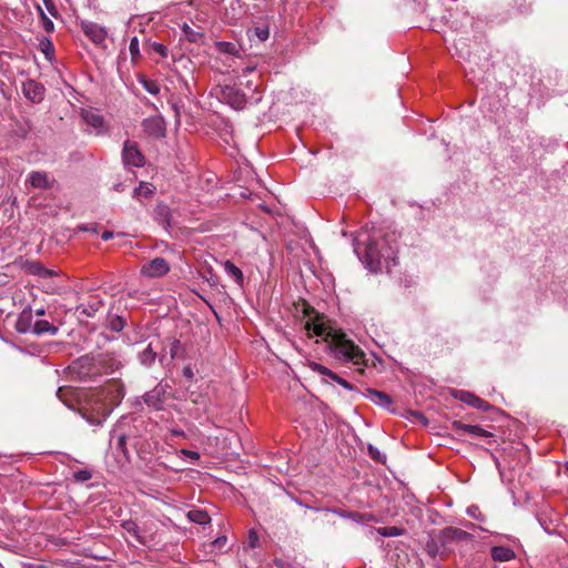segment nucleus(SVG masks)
<instances>
[{
  "instance_id": "4468645a",
  "label": "nucleus",
  "mask_w": 568,
  "mask_h": 568,
  "mask_svg": "<svg viewBox=\"0 0 568 568\" xmlns=\"http://www.w3.org/2000/svg\"><path fill=\"white\" fill-rule=\"evenodd\" d=\"M452 429L458 435L466 433L470 436L483 438H489L493 436L490 432L481 428L480 426L465 424L462 420H454L452 423Z\"/></svg>"
},
{
  "instance_id": "bf43d9fd",
  "label": "nucleus",
  "mask_w": 568,
  "mask_h": 568,
  "mask_svg": "<svg viewBox=\"0 0 568 568\" xmlns=\"http://www.w3.org/2000/svg\"><path fill=\"white\" fill-rule=\"evenodd\" d=\"M34 314H36L37 316H43V315L45 314V310H44L43 307H41V308H37V310L34 311Z\"/></svg>"
},
{
  "instance_id": "de8ad7c7",
  "label": "nucleus",
  "mask_w": 568,
  "mask_h": 568,
  "mask_svg": "<svg viewBox=\"0 0 568 568\" xmlns=\"http://www.w3.org/2000/svg\"><path fill=\"white\" fill-rule=\"evenodd\" d=\"M254 34L258 38L260 41H265L268 39L270 32L267 28H255Z\"/></svg>"
},
{
  "instance_id": "aec40b11",
  "label": "nucleus",
  "mask_w": 568,
  "mask_h": 568,
  "mask_svg": "<svg viewBox=\"0 0 568 568\" xmlns=\"http://www.w3.org/2000/svg\"><path fill=\"white\" fill-rule=\"evenodd\" d=\"M490 556L494 561L507 562L515 559L516 554L510 547L494 546L490 548Z\"/></svg>"
},
{
  "instance_id": "20e7f679",
  "label": "nucleus",
  "mask_w": 568,
  "mask_h": 568,
  "mask_svg": "<svg viewBox=\"0 0 568 568\" xmlns=\"http://www.w3.org/2000/svg\"><path fill=\"white\" fill-rule=\"evenodd\" d=\"M95 357L99 366L98 371L100 377L114 374L123 367V361L116 353H99L95 354Z\"/></svg>"
},
{
  "instance_id": "c03bdc74",
  "label": "nucleus",
  "mask_w": 568,
  "mask_h": 568,
  "mask_svg": "<svg viewBox=\"0 0 568 568\" xmlns=\"http://www.w3.org/2000/svg\"><path fill=\"white\" fill-rule=\"evenodd\" d=\"M182 348V344L179 339H173L170 345V355L172 358L179 357L180 349Z\"/></svg>"
},
{
  "instance_id": "412c9836",
  "label": "nucleus",
  "mask_w": 568,
  "mask_h": 568,
  "mask_svg": "<svg viewBox=\"0 0 568 568\" xmlns=\"http://www.w3.org/2000/svg\"><path fill=\"white\" fill-rule=\"evenodd\" d=\"M29 182L34 189L47 190L50 187L49 175L43 171H32L29 174Z\"/></svg>"
},
{
  "instance_id": "4be33fe9",
  "label": "nucleus",
  "mask_w": 568,
  "mask_h": 568,
  "mask_svg": "<svg viewBox=\"0 0 568 568\" xmlns=\"http://www.w3.org/2000/svg\"><path fill=\"white\" fill-rule=\"evenodd\" d=\"M57 396L62 403H64L70 408H74V402L77 397L79 399L81 398L79 397V394L77 393L75 389L68 386L59 387L57 390Z\"/></svg>"
},
{
  "instance_id": "49530a36",
  "label": "nucleus",
  "mask_w": 568,
  "mask_h": 568,
  "mask_svg": "<svg viewBox=\"0 0 568 568\" xmlns=\"http://www.w3.org/2000/svg\"><path fill=\"white\" fill-rule=\"evenodd\" d=\"M41 18H42V26H43V29L48 32V33H51L53 32L54 30V23L43 13V11H41Z\"/></svg>"
},
{
  "instance_id": "052dcab7",
  "label": "nucleus",
  "mask_w": 568,
  "mask_h": 568,
  "mask_svg": "<svg viewBox=\"0 0 568 568\" xmlns=\"http://www.w3.org/2000/svg\"><path fill=\"white\" fill-rule=\"evenodd\" d=\"M252 70H253V68L247 67V68L244 70V72H250V71H252Z\"/></svg>"
},
{
  "instance_id": "864d4df0",
  "label": "nucleus",
  "mask_w": 568,
  "mask_h": 568,
  "mask_svg": "<svg viewBox=\"0 0 568 568\" xmlns=\"http://www.w3.org/2000/svg\"><path fill=\"white\" fill-rule=\"evenodd\" d=\"M182 373H183V376L186 377L187 379H192L194 376V373H193V369L191 366H185L183 368Z\"/></svg>"
},
{
  "instance_id": "f704fd0d",
  "label": "nucleus",
  "mask_w": 568,
  "mask_h": 568,
  "mask_svg": "<svg viewBox=\"0 0 568 568\" xmlns=\"http://www.w3.org/2000/svg\"><path fill=\"white\" fill-rule=\"evenodd\" d=\"M216 48L220 52L236 55L239 53V47L235 43L221 41L216 43Z\"/></svg>"
},
{
  "instance_id": "0eeeda50",
  "label": "nucleus",
  "mask_w": 568,
  "mask_h": 568,
  "mask_svg": "<svg viewBox=\"0 0 568 568\" xmlns=\"http://www.w3.org/2000/svg\"><path fill=\"white\" fill-rule=\"evenodd\" d=\"M122 161L125 166L142 168L145 164V159L140 151L138 143L125 141L122 150Z\"/></svg>"
},
{
  "instance_id": "09e8293b",
  "label": "nucleus",
  "mask_w": 568,
  "mask_h": 568,
  "mask_svg": "<svg viewBox=\"0 0 568 568\" xmlns=\"http://www.w3.org/2000/svg\"><path fill=\"white\" fill-rule=\"evenodd\" d=\"M247 542H248V546H250L251 548H255V547H257V546H258V536H257L256 531L251 530V531L248 532Z\"/></svg>"
},
{
  "instance_id": "393cba45",
  "label": "nucleus",
  "mask_w": 568,
  "mask_h": 568,
  "mask_svg": "<svg viewBox=\"0 0 568 568\" xmlns=\"http://www.w3.org/2000/svg\"><path fill=\"white\" fill-rule=\"evenodd\" d=\"M57 332H58V327L52 325L50 322H48L45 320H38L34 322L33 334H36V335H43V334L55 335Z\"/></svg>"
},
{
  "instance_id": "c9c22d12",
  "label": "nucleus",
  "mask_w": 568,
  "mask_h": 568,
  "mask_svg": "<svg viewBox=\"0 0 568 568\" xmlns=\"http://www.w3.org/2000/svg\"><path fill=\"white\" fill-rule=\"evenodd\" d=\"M153 192H154V187H152L151 184H148V183H140V185L138 187L134 189V197H140V196H145V197H150L153 195Z\"/></svg>"
},
{
  "instance_id": "e2e57ef3",
  "label": "nucleus",
  "mask_w": 568,
  "mask_h": 568,
  "mask_svg": "<svg viewBox=\"0 0 568 568\" xmlns=\"http://www.w3.org/2000/svg\"><path fill=\"white\" fill-rule=\"evenodd\" d=\"M422 0H417V3L420 4Z\"/></svg>"
},
{
  "instance_id": "423d86ee",
  "label": "nucleus",
  "mask_w": 568,
  "mask_h": 568,
  "mask_svg": "<svg viewBox=\"0 0 568 568\" xmlns=\"http://www.w3.org/2000/svg\"><path fill=\"white\" fill-rule=\"evenodd\" d=\"M422 13H424L430 20L432 27L434 29L440 23H446L448 21L447 11L443 7L440 0H429L426 3V7L423 8Z\"/></svg>"
},
{
  "instance_id": "6e6552de",
  "label": "nucleus",
  "mask_w": 568,
  "mask_h": 568,
  "mask_svg": "<svg viewBox=\"0 0 568 568\" xmlns=\"http://www.w3.org/2000/svg\"><path fill=\"white\" fill-rule=\"evenodd\" d=\"M390 255L385 254L383 250L378 247V244L375 242H369L366 244L364 250V258L368 266V268L373 272H376L382 264V260L389 258Z\"/></svg>"
},
{
  "instance_id": "c756f323",
  "label": "nucleus",
  "mask_w": 568,
  "mask_h": 568,
  "mask_svg": "<svg viewBox=\"0 0 568 568\" xmlns=\"http://www.w3.org/2000/svg\"><path fill=\"white\" fill-rule=\"evenodd\" d=\"M444 535L446 538L452 539V540H466V539L470 538L469 532H467L463 529L453 528V527L446 528L444 530Z\"/></svg>"
},
{
  "instance_id": "58836bf2",
  "label": "nucleus",
  "mask_w": 568,
  "mask_h": 568,
  "mask_svg": "<svg viewBox=\"0 0 568 568\" xmlns=\"http://www.w3.org/2000/svg\"><path fill=\"white\" fill-rule=\"evenodd\" d=\"M141 83L143 88L153 95H156L160 92V85L155 81L143 79Z\"/></svg>"
},
{
  "instance_id": "39448f33",
  "label": "nucleus",
  "mask_w": 568,
  "mask_h": 568,
  "mask_svg": "<svg viewBox=\"0 0 568 568\" xmlns=\"http://www.w3.org/2000/svg\"><path fill=\"white\" fill-rule=\"evenodd\" d=\"M169 384L159 383L153 389L144 394L143 400L150 408L160 410L169 397Z\"/></svg>"
},
{
  "instance_id": "7c9ffc66",
  "label": "nucleus",
  "mask_w": 568,
  "mask_h": 568,
  "mask_svg": "<svg viewBox=\"0 0 568 568\" xmlns=\"http://www.w3.org/2000/svg\"><path fill=\"white\" fill-rule=\"evenodd\" d=\"M39 49L48 60H52L54 57V47L51 40L47 37H42L39 40Z\"/></svg>"
},
{
  "instance_id": "0e129e2a",
  "label": "nucleus",
  "mask_w": 568,
  "mask_h": 568,
  "mask_svg": "<svg viewBox=\"0 0 568 568\" xmlns=\"http://www.w3.org/2000/svg\"><path fill=\"white\" fill-rule=\"evenodd\" d=\"M0 568H4L3 565L0 562Z\"/></svg>"
},
{
  "instance_id": "9d476101",
  "label": "nucleus",
  "mask_w": 568,
  "mask_h": 568,
  "mask_svg": "<svg viewBox=\"0 0 568 568\" xmlns=\"http://www.w3.org/2000/svg\"><path fill=\"white\" fill-rule=\"evenodd\" d=\"M83 33L97 45H104L106 29L95 22L83 20L80 23Z\"/></svg>"
},
{
  "instance_id": "f03ea898",
  "label": "nucleus",
  "mask_w": 568,
  "mask_h": 568,
  "mask_svg": "<svg viewBox=\"0 0 568 568\" xmlns=\"http://www.w3.org/2000/svg\"><path fill=\"white\" fill-rule=\"evenodd\" d=\"M108 398L106 392L101 388L84 392L80 398L78 410L91 425H101L113 410Z\"/></svg>"
},
{
  "instance_id": "8fccbe9b",
  "label": "nucleus",
  "mask_w": 568,
  "mask_h": 568,
  "mask_svg": "<svg viewBox=\"0 0 568 568\" xmlns=\"http://www.w3.org/2000/svg\"><path fill=\"white\" fill-rule=\"evenodd\" d=\"M336 383L347 390L356 389L354 385H352L351 383H348L346 379L342 378L341 376H339V379L336 381Z\"/></svg>"
},
{
  "instance_id": "3c124183",
  "label": "nucleus",
  "mask_w": 568,
  "mask_h": 568,
  "mask_svg": "<svg viewBox=\"0 0 568 568\" xmlns=\"http://www.w3.org/2000/svg\"><path fill=\"white\" fill-rule=\"evenodd\" d=\"M182 454L186 457H189L190 459L192 460H197L200 459V454L195 450H189V449H183L182 450Z\"/></svg>"
},
{
  "instance_id": "5fc2aeb1",
  "label": "nucleus",
  "mask_w": 568,
  "mask_h": 568,
  "mask_svg": "<svg viewBox=\"0 0 568 568\" xmlns=\"http://www.w3.org/2000/svg\"><path fill=\"white\" fill-rule=\"evenodd\" d=\"M184 32H185V34L187 36L189 40H191V41H195V40H196V39H195L196 33H195V32H193V31L190 29V27H187L186 24L184 26Z\"/></svg>"
},
{
  "instance_id": "ddd939ff",
  "label": "nucleus",
  "mask_w": 568,
  "mask_h": 568,
  "mask_svg": "<svg viewBox=\"0 0 568 568\" xmlns=\"http://www.w3.org/2000/svg\"><path fill=\"white\" fill-rule=\"evenodd\" d=\"M453 396L456 399H458L463 403H466L467 405L475 407L477 409H480L483 412H487L491 407L488 402L481 399L480 397H478L475 394L467 392V390H463V389L454 390Z\"/></svg>"
},
{
  "instance_id": "2f4dec72",
  "label": "nucleus",
  "mask_w": 568,
  "mask_h": 568,
  "mask_svg": "<svg viewBox=\"0 0 568 568\" xmlns=\"http://www.w3.org/2000/svg\"><path fill=\"white\" fill-rule=\"evenodd\" d=\"M129 52L131 55V63L135 65L141 59L140 43L138 37H133L129 43Z\"/></svg>"
},
{
  "instance_id": "2eb2a0df",
  "label": "nucleus",
  "mask_w": 568,
  "mask_h": 568,
  "mask_svg": "<svg viewBox=\"0 0 568 568\" xmlns=\"http://www.w3.org/2000/svg\"><path fill=\"white\" fill-rule=\"evenodd\" d=\"M101 390L106 392V394L109 396L108 402H109V404H112V409L122 402V399L125 395L124 385L118 378L111 379L110 383L108 384V386L104 388H101Z\"/></svg>"
},
{
  "instance_id": "5701e85b",
  "label": "nucleus",
  "mask_w": 568,
  "mask_h": 568,
  "mask_svg": "<svg viewBox=\"0 0 568 568\" xmlns=\"http://www.w3.org/2000/svg\"><path fill=\"white\" fill-rule=\"evenodd\" d=\"M27 272L41 278H49L57 275V272L44 267L39 262H30L27 264Z\"/></svg>"
},
{
  "instance_id": "4d7b16f0",
  "label": "nucleus",
  "mask_w": 568,
  "mask_h": 568,
  "mask_svg": "<svg viewBox=\"0 0 568 568\" xmlns=\"http://www.w3.org/2000/svg\"><path fill=\"white\" fill-rule=\"evenodd\" d=\"M45 6H47V9L49 10V12L52 14V16H55V13L52 11V9H54V6H53V2L51 0H43Z\"/></svg>"
},
{
  "instance_id": "e433bc0d",
  "label": "nucleus",
  "mask_w": 568,
  "mask_h": 568,
  "mask_svg": "<svg viewBox=\"0 0 568 568\" xmlns=\"http://www.w3.org/2000/svg\"><path fill=\"white\" fill-rule=\"evenodd\" d=\"M378 534L383 537H397L403 534V529L396 526L381 527Z\"/></svg>"
},
{
  "instance_id": "c85d7f7f",
  "label": "nucleus",
  "mask_w": 568,
  "mask_h": 568,
  "mask_svg": "<svg viewBox=\"0 0 568 568\" xmlns=\"http://www.w3.org/2000/svg\"><path fill=\"white\" fill-rule=\"evenodd\" d=\"M307 366L315 373L320 374V375H323V376H327L328 378H331L332 381L336 382L337 379H339V376L334 373L332 369H329L328 367L320 364V363H316V362H310L307 364Z\"/></svg>"
},
{
  "instance_id": "37998d69",
  "label": "nucleus",
  "mask_w": 568,
  "mask_h": 568,
  "mask_svg": "<svg viewBox=\"0 0 568 568\" xmlns=\"http://www.w3.org/2000/svg\"><path fill=\"white\" fill-rule=\"evenodd\" d=\"M115 449L120 450L123 455H126V436L120 435L115 440Z\"/></svg>"
},
{
  "instance_id": "a18cd8bd",
  "label": "nucleus",
  "mask_w": 568,
  "mask_h": 568,
  "mask_svg": "<svg viewBox=\"0 0 568 568\" xmlns=\"http://www.w3.org/2000/svg\"><path fill=\"white\" fill-rule=\"evenodd\" d=\"M151 48L154 52L159 53L162 58L168 57V48L159 42L151 43Z\"/></svg>"
},
{
  "instance_id": "79ce46f5",
  "label": "nucleus",
  "mask_w": 568,
  "mask_h": 568,
  "mask_svg": "<svg viewBox=\"0 0 568 568\" xmlns=\"http://www.w3.org/2000/svg\"><path fill=\"white\" fill-rule=\"evenodd\" d=\"M368 455L376 462H385L386 459L385 455H383L378 448L374 447L373 445H368Z\"/></svg>"
},
{
  "instance_id": "473e14b6",
  "label": "nucleus",
  "mask_w": 568,
  "mask_h": 568,
  "mask_svg": "<svg viewBox=\"0 0 568 568\" xmlns=\"http://www.w3.org/2000/svg\"><path fill=\"white\" fill-rule=\"evenodd\" d=\"M125 320L119 315L110 314L108 316V327L115 333L121 332L125 327Z\"/></svg>"
},
{
  "instance_id": "72a5a7b5",
  "label": "nucleus",
  "mask_w": 568,
  "mask_h": 568,
  "mask_svg": "<svg viewBox=\"0 0 568 568\" xmlns=\"http://www.w3.org/2000/svg\"><path fill=\"white\" fill-rule=\"evenodd\" d=\"M31 130L30 121L23 119L22 121H17L16 126L12 129V132L18 138H26Z\"/></svg>"
},
{
  "instance_id": "7ed1b4c3",
  "label": "nucleus",
  "mask_w": 568,
  "mask_h": 568,
  "mask_svg": "<svg viewBox=\"0 0 568 568\" xmlns=\"http://www.w3.org/2000/svg\"><path fill=\"white\" fill-rule=\"evenodd\" d=\"M68 368L70 375L81 382L95 381L100 377L94 354H87L74 359Z\"/></svg>"
},
{
  "instance_id": "a211bd4d",
  "label": "nucleus",
  "mask_w": 568,
  "mask_h": 568,
  "mask_svg": "<svg viewBox=\"0 0 568 568\" xmlns=\"http://www.w3.org/2000/svg\"><path fill=\"white\" fill-rule=\"evenodd\" d=\"M34 322H33V313L31 308H24L18 316L16 323V329L19 333H33Z\"/></svg>"
},
{
  "instance_id": "b1692460",
  "label": "nucleus",
  "mask_w": 568,
  "mask_h": 568,
  "mask_svg": "<svg viewBox=\"0 0 568 568\" xmlns=\"http://www.w3.org/2000/svg\"><path fill=\"white\" fill-rule=\"evenodd\" d=\"M103 302L99 297H94L88 302V304H81L77 307V311L80 314L85 315L87 317H92L94 314L101 308Z\"/></svg>"
},
{
  "instance_id": "603ef678",
  "label": "nucleus",
  "mask_w": 568,
  "mask_h": 568,
  "mask_svg": "<svg viewBox=\"0 0 568 568\" xmlns=\"http://www.w3.org/2000/svg\"><path fill=\"white\" fill-rule=\"evenodd\" d=\"M227 538L225 536L219 537L213 541V547L221 549L225 546Z\"/></svg>"
},
{
  "instance_id": "f3484780",
  "label": "nucleus",
  "mask_w": 568,
  "mask_h": 568,
  "mask_svg": "<svg viewBox=\"0 0 568 568\" xmlns=\"http://www.w3.org/2000/svg\"><path fill=\"white\" fill-rule=\"evenodd\" d=\"M81 118L85 124L95 130L97 134L105 131L104 119L100 113L92 110H83L81 112Z\"/></svg>"
},
{
  "instance_id": "dca6fc26",
  "label": "nucleus",
  "mask_w": 568,
  "mask_h": 568,
  "mask_svg": "<svg viewBox=\"0 0 568 568\" xmlns=\"http://www.w3.org/2000/svg\"><path fill=\"white\" fill-rule=\"evenodd\" d=\"M22 92L24 97L33 103H39L44 98V87L40 82L32 79L23 82Z\"/></svg>"
},
{
  "instance_id": "4c0bfd02",
  "label": "nucleus",
  "mask_w": 568,
  "mask_h": 568,
  "mask_svg": "<svg viewBox=\"0 0 568 568\" xmlns=\"http://www.w3.org/2000/svg\"><path fill=\"white\" fill-rule=\"evenodd\" d=\"M123 527L130 534H132L141 544H145V540L139 532V527L134 521H125Z\"/></svg>"
},
{
  "instance_id": "6e6d98bb",
  "label": "nucleus",
  "mask_w": 568,
  "mask_h": 568,
  "mask_svg": "<svg viewBox=\"0 0 568 568\" xmlns=\"http://www.w3.org/2000/svg\"><path fill=\"white\" fill-rule=\"evenodd\" d=\"M113 235H114V234H113V232H112V231H108V230H106V231H104V232L101 234V239H102L103 241H109V240H111V239L113 237Z\"/></svg>"
},
{
  "instance_id": "bb28decb",
  "label": "nucleus",
  "mask_w": 568,
  "mask_h": 568,
  "mask_svg": "<svg viewBox=\"0 0 568 568\" xmlns=\"http://www.w3.org/2000/svg\"><path fill=\"white\" fill-rule=\"evenodd\" d=\"M186 516L192 523L199 525H207L211 521L210 515L202 509H191Z\"/></svg>"
},
{
  "instance_id": "1a4fd4ad",
  "label": "nucleus",
  "mask_w": 568,
  "mask_h": 568,
  "mask_svg": "<svg viewBox=\"0 0 568 568\" xmlns=\"http://www.w3.org/2000/svg\"><path fill=\"white\" fill-rule=\"evenodd\" d=\"M222 99L235 110H243L247 103L245 93L234 85H225L222 89Z\"/></svg>"
},
{
  "instance_id": "cd10ccee",
  "label": "nucleus",
  "mask_w": 568,
  "mask_h": 568,
  "mask_svg": "<svg viewBox=\"0 0 568 568\" xmlns=\"http://www.w3.org/2000/svg\"><path fill=\"white\" fill-rule=\"evenodd\" d=\"M156 358V352L150 343L143 351L139 353V359L142 365L151 366Z\"/></svg>"
},
{
  "instance_id": "6ab92c4d",
  "label": "nucleus",
  "mask_w": 568,
  "mask_h": 568,
  "mask_svg": "<svg viewBox=\"0 0 568 568\" xmlns=\"http://www.w3.org/2000/svg\"><path fill=\"white\" fill-rule=\"evenodd\" d=\"M365 396L368 399H371L374 404L383 408H389L390 405L393 404V400L388 394L374 388H367L365 390Z\"/></svg>"
},
{
  "instance_id": "a19ab883",
  "label": "nucleus",
  "mask_w": 568,
  "mask_h": 568,
  "mask_svg": "<svg viewBox=\"0 0 568 568\" xmlns=\"http://www.w3.org/2000/svg\"><path fill=\"white\" fill-rule=\"evenodd\" d=\"M467 515L476 520L483 521L485 519L477 505H471L467 508Z\"/></svg>"
},
{
  "instance_id": "13d9d810",
  "label": "nucleus",
  "mask_w": 568,
  "mask_h": 568,
  "mask_svg": "<svg viewBox=\"0 0 568 568\" xmlns=\"http://www.w3.org/2000/svg\"><path fill=\"white\" fill-rule=\"evenodd\" d=\"M119 68H121L124 63H125V54L124 52H121V54L119 55Z\"/></svg>"
},
{
  "instance_id": "680f3d73",
  "label": "nucleus",
  "mask_w": 568,
  "mask_h": 568,
  "mask_svg": "<svg viewBox=\"0 0 568 568\" xmlns=\"http://www.w3.org/2000/svg\"><path fill=\"white\" fill-rule=\"evenodd\" d=\"M565 467H566V470L568 471V462L566 463V466H565Z\"/></svg>"
},
{
  "instance_id": "a878e982",
  "label": "nucleus",
  "mask_w": 568,
  "mask_h": 568,
  "mask_svg": "<svg viewBox=\"0 0 568 568\" xmlns=\"http://www.w3.org/2000/svg\"><path fill=\"white\" fill-rule=\"evenodd\" d=\"M223 268L225 273L232 277L236 284L242 285L243 284V272L231 261H225L223 263Z\"/></svg>"
},
{
  "instance_id": "9b49d317",
  "label": "nucleus",
  "mask_w": 568,
  "mask_h": 568,
  "mask_svg": "<svg viewBox=\"0 0 568 568\" xmlns=\"http://www.w3.org/2000/svg\"><path fill=\"white\" fill-rule=\"evenodd\" d=\"M143 131L153 138H163L165 135V122L161 115L146 118L142 121Z\"/></svg>"
},
{
  "instance_id": "f8f14e48",
  "label": "nucleus",
  "mask_w": 568,
  "mask_h": 568,
  "mask_svg": "<svg viewBox=\"0 0 568 568\" xmlns=\"http://www.w3.org/2000/svg\"><path fill=\"white\" fill-rule=\"evenodd\" d=\"M170 271V265L163 257H155L149 263L144 264L141 268V273L149 277H159L166 274Z\"/></svg>"
},
{
  "instance_id": "ea45409f",
  "label": "nucleus",
  "mask_w": 568,
  "mask_h": 568,
  "mask_svg": "<svg viewBox=\"0 0 568 568\" xmlns=\"http://www.w3.org/2000/svg\"><path fill=\"white\" fill-rule=\"evenodd\" d=\"M73 478L78 483H84L92 478V473L88 469H79L74 471Z\"/></svg>"
},
{
  "instance_id": "f257e3e1",
  "label": "nucleus",
  "mask_w": 568,
  "mask_h": 568,
  "mask_svg": "<svg viewBox=\"0 0 568 568\" xmlns=\"http://www.w3.org/2000/svg\"><path fill=\"white\" fill-rule=\"evenodd\" d=\"M304 315L308 317L304 325L308 337H321L334 358L359 366L358 372H364L367 359L364 351L358 345L349 339L344 332L334 328L324 314L316 312L310 305L304 307Z\"/></svg>"
}]
</instances>
